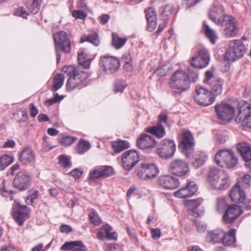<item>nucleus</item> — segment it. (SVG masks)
<instances>
[{
    "instance_id": "obj_9",
    "label": "nucleus",
    "mask_w": 251,
    "mask_h": 251,
    "mask_svg": "<svg viewBox=\"0 0 251 251\" xmlns=\"http://www.w3.org/2000/svg\"><path fill=\"white\" fill-rule=\"evenodd\" d=\"M195 145L194 138L189 130H184L181 134V139L179 148L187 158L192 156Z\"/></svg>"
},
{
    "instance_id": "obj_28",
    "label": "nucleus",
    "mask_w": 251,
    "mask_h": 251,
    "mask_svg": "<svg viewBox=\"0 0 251 251\" xmlns=\"http://www.w3.org/2000/svg\"><path fill=\"white\" fill-rule=\"evenodd\" d=\"M13 217L19 226L23 225L25 220L29 218V211L26 205L19 206L13 211Z\"/></svg>"
},
{
    "instance_id": "obj_14",
    "label": "nucleus",
    "mask_w": 251,
    "mask_h": 251,
    "mask_svg": "<svg viewBox=\"0 0 251 251\" xmlns=\"http://www.w3.org/2000/svg\"><path fill=\"white\" fill-rule=\"evenodd\" d=\"M167 114L165 112H161L158 116V124L154 126L148 127L147 131L158 138H163L166 134L163 124L167 125Z\"/></svg>"
},
{
    "instance_id": "obj_10",
    "label": "nucleus",
    "mask_w": 251,
    "mask_h": 251,
    "mask_svg": "<svg viewBox=\"0 0 251 251\" xmlns=\"http://www.w3.org/2000/svg\"><path fill=\"white\" fill-rule=\"evenodd\" d=\"M137 175L144 180H149L156 177L159 173L158 168L153 164L141 163L136 169Z\"/></svg>"
},
{
    "instance_id": "obj_15",
    "label": "nucleus",
    "mask_w": 251,
    "mask_h": 251,
    "mask_svg": "<svg viewBox=\"0 0 251 251\" xmlns=\"http://www.w3.org/2000/svg\"><path fill=\"white\" fill-rule=\"evenodd\" d=\"M31 178L29 174L25 171L18 172L13 181V187L19 191H25L30 187Z\"/></svg>"
},
{
    "instance_id": "obj_60",
    "label": "nucleus",
    "mask_w": 251,
    "mask_h": 251,
    "mask_svg": "<svg viewBox=\"0 0 251 251\" xmlns=\"http://www.w3.org/2000/svg\"><path fill=\"white\" fill-rule=\"evenodd\" d=\"M29 107L31 117H35L38 113L37 108L32 103L29 104Z\"/></svg>"
},
{
    "instance_id": "obj_40",
    "label": "nucleus",
    "mask_w": 251,
    "mask_h": 251,
    "mask_svg": "<svg viewBox=\"0 0 251 251\" xmlns=\"http://www.w3.org/2000/svg\"><path fill=\"white\" fill-rule=\"evenodd\" d=\"M111 145L116 153H119L129 147L128 142L126 141H114L111 143Z\"/></svg>"
},
{
    "instance_id": "obj_58",
    "label": "nucleus",
    "mask_w": 251,
    "mask_h": 251,
    "mask_svg": "<svg viewBox=\"0 0 251 251\" xmlns=\"http://www.w3.org/2000/svg\"><path fill=\"white\" fill-rule=\"evenodd\" d=\"M14 15L23 17V18H26L28 13L23 7H20L15 11Z\"/></svg>"
},
{
    "instance_id": "obj_6",
    "label": "nucleus",
    "mask_w": 251,
    "mask_h": 251,
    "mask_svg": "<svg viewBox=\"0 0 251 251\" xmlns=\"http://www.w3.org/2000/svg\"><path fill=\"white\" fill-rule=\"evenodd\" d=\"M53 39L55 45L57 62L59 63L61 59L59 51L65 53H69L71 50V44L67 33L63 31L53 34Z\"/></svg>"
},
{
    "instance_id": "obj_33",
    "label": "nucleus",
    "mask_w": 251,
    "mask_h": 251,
    "mask_svg": "<svg viewBox=\"0 0 251 251\" xmlns=\"http://www.w3.org/2000/svg\"><path fill=\"white\" fill-rule=\"evenodd\" d=\"M202 202V199L201 198L186 201V205L189 208H191L192 216L197 217L201 214V212H199L197 208L201 204Z\"/></svg>"
},
{
    "instance_id": "obj_51",
    "label": "nucleus",
    "mask_w": 251,
    "mask_h": 251,
    "mask_svg": "<svg viewBox=\"0 0 251 251\" xmlns=\"http://www.w3.org/2000/svg\"><path fill=\"white\" fill-rule=\"evenodd\" d=\"M127 84L124 81L118 80L116 81L114 86V91L115 93L123 92Z\"/></svg>"
},
{
    "instance_id": "obj_42",
    "label": "nucleus",
    "mask_w": 251,
    "mask_h": 251,
    "mask_svg": "<svg viewBox=\"0 0 251 251\" xmlns=\"http://www.w3.org/2000/svg\"><path fill=\"white\" fill-rule=\"evenodd\" d=\"M91 148V144L88 141L81 139L78 143L76 150L78 154H82Z\"/></svg>"
},
{
    "instance_id": "obj_29",
    "label": "nucleus",
    "mask_w": 251,
    "mask_h": 251,
    "mask_svg": "<svg viewBox=\"0 0 251 251\" xmlns=\"http://www.w3.org/2000/svg\"><path fill=\"white\" fill-rule=\"evenodd\" d=\"M229 196L232 201L240 203L244 201L246 198L245 190L238 186H234L230 190Z\"/></svg>"
},
{
    "instance_id": "obj_57",
    "label": "nucleus",
    "mask_w": 251,
    "mask_h": 251,
    "mask_svg": "<svg viewBox=\"0 0 251 251\" xmlns=\"http://www.w3.org/2000/svg\"><path fill=\"white\" fill-rule=\"evenodd\" d=\"M188 75L190 78V83L191 82H195L198 78V71L194 69H188Z\"/></svg>"
},
{
    "instance_id": "obj_30",
    "label": "nucleus",
    "mask_w": 251,
    "mask_h": 251,
    "mask_svg": "<svg viewBox=\"0 0 251 251\" xmlns=\"http://www.w3.org/2000/svg\"><path fill=\"white\" fill-rule=\"evenodd\" d=\"M192 154L193 155L191 162L195 168H198L202 166L207 159L208 156L204 152L197 151L194 152L193 151Z\"/></svg>"
},
{
    "instance_id": "obj_52",
    "label": "nucleus",
    "mask_w": 251,
    "mask_h": 251,
    "mask_svg": "<svg viewBox=\"0 0 251 251\" xmlns=\"http://www.w3.org/2000/svg\"><path fill=\"white\" fill-rule=\"evenodd\" d=\"M59 163L64 168L69 167L71 165L70 158L65 155H60L59 160Z\"/></svg>"
},
{
    "instance_id": "obj_5",
    "label": "nucleus",
    "mask_w": 251,
    "mask_h": 251,
    "mask_svg": "<svg viewBox=\"0 0 251 251\" xmlns=\"http://www.w3.org/2000/svg\"><path fill=\"white\" fill-rule=\"evenodd\" d=\"M246 48L239 40H230L225 55V58L228 61L234 62L243 56Z\"/></svg>"
},
{
    "instance_id": "obj_36",
    "label": "nucleus",
    "mask_w": 251,
    "mask_h": 251,
    "mask_svg": "<svg viewBox=\"0 0 251 251\" xmlns=\"http://www.w3.org/2000/svg\"><path fill=\"white\" fill-rule=\"evenodd\" d=\"M35 157L32 150L30 148L24 149L20 156L19 160L24 163L31 162L34 160Z\"/></svg>"
},
{
    "instance_id": "obj_37",
    "label": "nucleus",
    "mask_w": 251,
    "mask_h": 251,
    "mask_svg": "<svg viewBox=\"0 0 251 251\" xmlns=\"http://www.w3.org/2000/svg\"><path fill=\"white\" fill-rule=\"evenodd\" d=\"M251 176L249 174H245L243 176L239 178L238 181L235 184L237 186H238L244 190H248L250 188L251 185Z\"/></svg>"
},
{
    "instance_id": "obj_16",
    "label": "nucleus",
    "mask_w": 251,
    "mask_h": 251,
    "mask_svg": "<svg viewBox=\"0 0 251 251\" xmlns=\"http://www.w3.org/2000/svg\"><path fill=\"white\" fill-rule=\"evenodd\" d=\"M100 65L106 73L113 74L119 69L120 63L118 58L112 56H103L101 57Z\"/></svg>"
},
{
    "instance_id": "obj_41",
    "label": "nucleus",
    "mask_w": 251,
    "mask_h": 251,
    "mask_svg": "<svg viewBox=\"0 0 251 251\" xmlns=\"http://www.w3.org/2000/svg\"><path fill=\"white\" fill-rule=\"evenodd\" d=\"M80 245H82V242L81 241L66 242L62 245L60 250L62 251H72L78 248Z\"/></svg>"
},
{
    "instance_id": "obj_3",
    "label": "nucleus",
    "mask_w": 251,
    "mask_h": 251,
    "mask_svg": "<svg viewBox=\"0 0 251 251\" xmlns=\"http://www.w3.org/2000/svg\"><path fill=\"white\" fill-rule=\"evenodd\" d=\"M170 87L181 94L190 87V78L188 73L183 70L176 71L172 76L169 83Z\"/></svg>"
},
{
    "instance_id": "obj_39",
    "label": "nucleus",
    "mask_w": 251,
    "mask_h": 251,
    "mask_svg": "<svg viewBox=\"0 0 251 251\" xmlns=\"http://www.w3.org/2000/svg\"><path fill=\"white\" fill-rule=\"evenodd\" d=\"M84 42H88L93 45L97 46L100 44V40L99 38L98 34L94 33L88 34V35H84L81 37L80 42L83 43Z\"/></svg>"
},
{
    "instance_id": "obj_1",
    "label": "nucleus",
    "mask_w": 251,
    "mask_h": 251,
    "mask_svg": "<svg viewBox=\"0 0 251 251\" xmlns=\"http://www.w3.org/2000/svg\"><path fill=\"white\" fill-rule=\"evenodd\" d=\"M62 70L69 77L66 84V89L68 91H72L76 88H81L85 87L90 82L88 79L89 74L87 72L78 71L73 65L65 67Z\"/></svg>"
},
{
    "instance_id": "obj_2",
    "label": "nucleus",
    "mask_w": 251,
    "mask_h": 251,
    "mask_svg": "<svg viewBox=\"0 0 251 251\" xmlns=\"http://www.w3.org/2000/svg\"><path fill=\"white\" fill-rule=\"evenodd\" d=\"M207 183L214 189L224 190L227 189L230 181L229 176L217 168H211L207 176Z\"/></svg>"
},
{
    "instance_id": "obj_53",
    "label": "nucleus",
    "mask_w": 251,
    "mask_h": 251,
    "mask_svg": "<svg viewBox=\"0 0 251 251\" xmlns=\"http://www.w3.org/2000/svg\"><path fill=\"white\" fill-rule=\"evenodd\" d=\"M226 203L225 198H218L217 201L216 209L219 212H221L226 207Z\"/></svg>"
},
{
    "instance_id": "obj_4",
    "label": "nucleus",
    "mask_w": 251,
    "mask_h": 251,
    "mask_svg": "<svg viewBox=\"0 0 251 251\" xmlns=\"http://www.w3.org/2000/svg\"><path fill=\"white\" fill-rule=\"evenodd\" d=\"M215 160L218 165L228 169L234 168L238 162L237 155L231 149L220 150L216 154Z\"/></svg>"
},
{
    "instance_id": "obj_49",
    "label": "nucleus",
    "mask_w": 251,
    "mask_h": 251,
    "mask_svg": "<svg viewBox=\"0 0 251 251\" xmlns=\"http://www.w3.org/2000/svg\"><path fill=\"white\" fill-rule=\"evenodd\" d=\"M3 183V187L0 189V193L1 195L5 198H9L10 200H13V194H14V191L11 189H8L5 186L4 180L2 182Z\"/></svg>"
},
{
    "instance_id": "obj_27",
    "label": "nucleus",
    "mask_w": 251,
    "mask_h": 251,
    "mask_svg": "<svg viewBox=\"0 0 251 251\" xmlns=\"http://www.w3.org/2000/svg\"><path fill=\"white\" fill-rule=\"evenodd\" d=\"M159 185L167 189H175L179 185V181L174 176L169 175L160 176L158 178Z\"/></svg>"
},
{
    "instance_id": "obj_25",
    "label": "nucleus",
    "mask_w": 251,
    "mask_h": 251,
    "mask_svg": "<svg viewBox=\"0 0 251 251\" xmlns=\"http://www.w3.org/2000/svg\"><path fill=\"white\" fill-rule=\"evenodd\" d=\"M156 144L154 138L147 134H142L137 139V145L139 148L143 150L152 149Z\"/></svg>"
},
{
    "instance_id": "obj_35",
    "label": "nucleus",
    "mask_w": 251,
    "mask_h": 251,
    "mask_svg": "<svg viewBox=\"0 0 251 251\" xmlns=\"http://www.w3.org/2000/svg\"><path fill=\"white\" fill-rule=\"evenodd\" d=\"M235 233V229L234 228H231L228 233H224L222 240L223 244L227 246L234 245L236 242Z\"/></svg>"
},
{
    "instance_id": "obj_45",
    "label": "nucleus",
    "mask_w": 251,
    "mask_h": 251,
    "mask_svg": "<svg viewBox=\"0 0 251 251\" xmlns=\"http://www.w3.org/2000/svg\"><path fill=\"white\" fill-rule=\"evenodd\" d=\"M64 75L62 74H58L54 77L53 89L56 91L60 89L63 84Z\"/></svg>"
},
{
    "instance_id": "obj_54",
    "label": "nucleus",
    "mask_w": 251,
    "mask_h": 251,
    "mask_svg": "<svg viewBox=\"0 0 251 251\" xmlns=\"http://www.w3.org/2000/svg\"><path fill=\"white\" fill-rule=\"evenodd\" d=\"M87 14L80 10H75L72 12V16L76 19L83 20L87 17Z\"/></svg>"
},
{
    "instance_id": "obj_18",
    "label": "nucleus",
    "mask_w": 251,
    "mask_h": 251,
    "mask_svg": "<svg viewBox=\"0 0 251 251\" xmlns=\"http://www.w3.org/2000/svg\"><path fill=\"white\" fill-rule=\"evenodd\" d=\"M112 167L109 166H97L90 171L89 179L95 180L100 178L110 176L113 174Z\"/></svg>"
},
{
    "instance_id": "obj_47",
    "label": "nucleus",
    "mask_w": 251,
    "mask_h": 251,
    "mask_svg": "<svg viewBox=\"0 0 251 251\" xmlns=\"http://www.w3.org/2000/svg\"><path fill=\"white\" fill-rule=\"evenodd\" d=\"M13 162V157L8 155H3L0 158V165L1 170H4Z\"/></svg>"
},
{
    "instance_id": "obj_26",
    "label": "nucleus",
    "mask_w": 251,
    "mask_h": 251,
    "mask_svg": "<svg viewBox=\"0 0 251 251\" xmlns=\"http://www.w3.org/2000/svg\"><path fill=\"white\" fill-rule=\"evenodd\" d=\"M237 148L245 162L247 168L251 169V147L246 143H240L237 144Z\"/></svg>"
},
{
    "instance_id": "obj_48",
    "label": "nucleus",
    "mask_w": 251,
    "mask_h": 251,
    "mask_svg": "<svg viewBox=\"0 0 251 251\" xmlns=\"http://www.w3.org/2000/svg\"><path fill=\"white\" fill-rule=\"evenodd\" d=\"M76 139L75 137L70 136H62L59 138V143L64 146H68L72 144Z\"/></svg>"
},
{
    "instance_id": "obj_22",
    "label": "nucleus",
    "mask_w": 251,
    "mask_h": 251,
    "mask_svg": "<svg viewBox=\"0 0 251 251\" xmlns=\"http://www.w3.org/2000/svg\"><path fill=\"white\" fill-rule=\"evenodd\" d=\"M241 206L234 204L229 206L223 216L226 223H231L243 213Z\"/></svg>"
},
{
    "instance_id": "obj_20",
    "label": "nucleus",
    "mask_w": 251,
    "mask_h": 251,
    "mask_svg": "<svg viewBox=\"0 0 251 251\" xmlns=\"http://www.w3.org/2000/svg\"><path fill=\"white\" fill-rule=\"evenodd\" d=\"M226 16L223 6L220 4H213L209 11V18L216 25L222 24Z\"/></svg>"
},
{
    "instance_id": "obj_62",
    "label": "nucleus",
    "mask_w": 251,
    "mask_h": 251,
    "mask_svg": "<svg viewBox=\"0 0 251 251\" xmlns=\"http://www.w3.org/2000/svg\"><path fill=\"white\" fill-rule=\"evenodd\" d=\"M72 230V227L67 225H62L60 227V231L62 233L68 234Z\"/></svg>"
},
{
    "instance_id": "obj_59",
    "label": "nucleus",
    "mask_w": 251,
    "mask_h": 251,
    "mask_svg": "<svg viewBox=\"0 0 251 251\" xmlns=\"http://www.w3.org/2000/svg\"><path fill=\"white\" fill-rule=\"evenodd\" d=\"M195 224L196 225L197 229L199 232L202 233L206 230V225L202 223L201 222L196 221L195 222Z\"/></svg>"
},
{
    "instance_id": "obj_23",
    "label": "nucleus",
    "mask_w": 251,
    "mask_h": 251,
    "mask_svg": "<svg viewBox=\"0 0 251 251\" xmlns=\"http://www.w3.org/2000/svg\"><path fill=\"white\" fill-rule=\"evenodd\" d=\"M198 190V187L194 181H189L187 185L175 193L178 198L185 199L193 196Z\"/></svg>"
},
{
    "instance_id": "obj_12",
    "label": "nucleus",
    "mask_w": 251,
    "mask_h": 251,
    "mask_svg": "<svg viewBox=\"0 0 251 251\" xmlns=\"http://www.w3.org/2000/svg\"><path fill=\"white\" fill-rule=\"evenodd\" d=\"M139 154L135 150H128L122 154V166L126 171L131 170L139 162Z\"/></svg>"
},
{
    "instance_id": "obj_38",
    "label": "nucleus",
    "mask_w": 251,
    "mask_h": 251,
    "mask_svg": "<svg viewBox=\"0 0 251 251\" xmlns=\"http://www.w3.org/2000/svg\"><path fill=\"white\" fill-rule=\"evenodd\" d=\"M223 80L221 78H217L211 83V88L212 94L215 95L220 94L223 90Z\"/></svg>"
},
{
    "instance_id": "obj_61",
    "label": "nucleus",
    "mask_w": 251,
    "mask_h": 251,
    "mask_svg": "<svg viewBox=\"0 0 251 251\" xmlns=\"http://www.w3.org/2000/svg\"><path fill=\"white\" fill-rule=\"evenodd\" d=\"M70 174L75 178L78 179L82 175V171L80 169L76 168L72 171Z\"/></svg>"
},
{
    "instance_id": "obj_32",
    "label": "nucleus",
    "mask_w": 251,
    "mask_h": 251,
    "mask_svg": "<svg viewBox=\"0 0 251 251\" xmlns=\"http://www.w3.org/2000/svg\"><path fill=\"white\" fill-rule=\"evenodd\" d=\"M224 235V232L223 230L216 229L209 232L206 239L210 243L213 244L218 243L222 241Z\"/></svg>"
},
{
    "instance_id": "obj_46",
    "label": "nucleus",
    "mask_w": 251,
    "mask_h": 251,
    "mask_svg": "<svg viewBox=\"0 0 251 251\" xmlns=\"http://www.w3.org/2000/svg\"><path fill=\"white\" fill-rule=\"evenodd\" d=\"M77 60L79 64L84 68H88L90 65L91 61L90 59L86 56L83 52L78 54Z\"/></svg>"
},
{
    "instance_id": "obj_50",
    "label": "nucleus",
    "mask_w": 251,
    "mask_h": 251,
    "mask_svg": "<svg viewBox=\"0 0 251 251\" xmlns=\"http://www.w3.org/2000/svg\"><path fill=\"white\" fill-rule=\"evenodd\" d=\"M89 218L91 223L95 225H99L101 223L98 213L94 210L89 214Z\"/></svg>"
},
{
    "instance_id": "obj_34",
    "label": "nucleus",
    "mask_w": 251,
    "mask_h": 251,
    "mask_svg": "<svg viewBox=\"0 0 251 251\" xmlns=\"http://www.w3.org/2000/svg\"><path fill=\"white\" fill-rule=\"evenodd\" d=\"M203 26L206 37L209 39L211 44H215L218 38L217 34L205 22H203Z\"/></svg>"
},
{
    "instance_id": "obj_56",
    "label": "nucleus",
    "mask_w": 251,
    "mask_h": 251,
    "mask_svg": "<svg viewBox=\"0 0 251 251\" xmlns=\"http://www.w3.org/2000/svg\"><path fill=\"white\" fill-rule=\"evenodd\" d=\"M43 143H42V147L45 151H49L54 148L52 146L49 140V138L47 136H45L43 137Z\"/></svg>"
},
{
    "instance_id": "obj_24",
    "label": "nucleus",
    "mask_w": 251,
    "mask_h": 251,
    "mask_svg": "<svg viewBox=\"0 0 251 251\" xmlns=\"http://www.w3.org/2000/svg\"><path fill=\"white\" fill-rule=\"evenodd\" d=\"M111 229L112 227L109 225H103L98 229L97 238L100 240L107 239L109 240L116 241L118 239V234L115 231L110 233Z\"/></svg>"
},
{
    "instance_id": "obj_19",
    "label": "nucleus",
    "mask_w": 251,
    "mask_h": 251,
    "mask_svg": "<svg viewBox=\"0 0 251 251\" xmlns=\"http://www.w3.org/2000/svg\"><path fill=\"white\" fill-rule=\"evenodd\" d=\"M169 170L171 173L177 176H183L188 173L189 168L185 161L176 159L170 163Z\"/></svg>"
},
{
    "instance_id": "obj_11",
    "label": "nucleus",
    "mask_w": 251,
    "mask_h": 251,
    "mask_svg": "<svg viewBox=\"0 0 251 251\" xmlns=\"http://www.w3.org/2000/svg\"><path fill=\"white\" fill-rule=\"evenodd\" d=\"M194 98L198 104L204 106L211 105L215 100V96L212 92L202 87L196 88Z\"/></svg>"
},
{
    "instance_id": "obj_8",
    "label": "nucleus",
    "mask_w": 251,
    "mask_h": 251,
    "mask_svg": "<svg viewBox=\"0 0 251 251\" xmlns=\"http://www.w3.org/2000/svg\"><path fill=\"white\" fill-rule=\"evenodd\" d=\"M235 120L242 126L251 128V105L249 103L239 104V112Z\"/></svg>"
},
{
    "instance_id": "obj_55",
    "label": "nucleus",
    "mask_w": 251,
    "mask_h": 251,
    "mask_svg": "<svg viewBox=\"0 0 251 251\" xmlns=\"http://www.w3.org/2000/svg\"><path fill=\"white\" fill-rule=\"evenodd\" d=\"M40 4L34 2L33 1H32V3H30V4H28L27 5V7L28 10L33 14H35L38 13L40 9Z\"/></svg>"
},
{
    "instance_id": "obj_63",
    "label": "nucleus",
    "mask_w": 251,
    "mask_h": 251,
    "mask_svg": "<svg viewBox=\"0 0 251 251\" xmlns=\"http://www.w3.org/2000/svg\"><path fill=\"white\" fill-rule=\"evenodd\" d=\"M161 235V232L158 228H154L151 229V236L153 239H158Z\"/></svg>"
},
{
    "instance_id": "obj_13",
    "label": "nucleus",
    "mask_w": 251,
    "mask_h": 251,
    "mask_svg": "<svg viewBox=\"0 0 251 251\" xmlns=\"http://www.w3.org/2000/svg\"><path fill=\"white\" fill-rule=\"evenodd\" d=\"M176 146L175 142L165 138L161 141L156 150L157 154L162 158H169L175 152Z\"/></svg>"
},
{
    "instance_id": "obj_7",
    "label": "nucleus",
    "mask_w": 251,
    "mask_h": 251,
    "mask_svg": "<svg viewBox=\"0 0 251 251\" xmlns=\"http://www.w3.org/2000/svg\"><path fill=\"white\" fill-rule=\"evenodd\" d=\"M215 110L218 119L223 123L230 122L235 117V108L226 102H221L215 105Z\"/></svg>"
},
{
    "instance_id": "obj_44",
    "label": "nucleus",
    "mask_w": 251,
    "mask_h": 251,
    "mask_svg": "<svg viewBox=\"0 0 251 251\" xmlns=\"http://www.w3.org/2000/svg\"><path fill=\"white\" fill-rule=\"evenodd\" d=\"M14 118L18 123L26 122L28 119L27 111L25 109H20L14 114Z\"/></svg>"
},
{
    "instance_id": "obj_21",
    "label": "nucleus",
    "mask_w": 251,
    "mask_h": 251,
    "mask_svg": "<svg viewBox=\"0 0 251 251\" xmlns=\"http://www.w3.org/2000/svg\"><path fill=\"white\" fill-rule=\"evenodd\" d=\"M209 60V53L205 50H201L198 52L197 55L193 57L191 65L197 69L202 68L208 64Z\"/></svg>"
},
{
    "instance_id": "obj_43",
    "label": "nucleus",
    "mask_w": 251,
    "mask_h": 251,
    "mask_svg": "<svg viewBox=\"0 0 251 251\" xmlns=\"http://www.w3.org/2000/svg\"><path fill=\"white\" fill-rule=\"evenodd\" d=\"M127 39L120 38L116 34H112V45L116 49L122 48L126 42Z\"/></svg>"
},
{
    "instance_id": "obj_31",
    "label": "nucleus",
    "mask_w": 251,
    "mask_h": 251,
    "mask_svg": "<svg viewBox=\"0 0 251 251\" xmlns=\"http://www.w3.org/2000/svg\"><path fill=\"white\" fill-rule=\"evenodd\" d=\"M146 17L148 22V30L152 31L157 25V18L155 10L152 8H149L145 11Z\"/></svg>"
},
{
    "instance_id": "obj_64",
    "label": "nucleus",
    "mask_w": 251,
    "mask_h": 251,
    "mask_svg": "<svg viewBox=\"0 0 251 251\" xmlns=\"http://www.w3.org/2000/svg\"><path fill=\"white\" fill-rule=\"evenodd\" d=\"M240 203L242 204V205H241V207L242 206L248 210L251 209V199H246L245 198L244 201Z\"/></svg>"
},
{
    "instance_id": "obj_17",
    "label": "nucleus",
    "mask_w": 251,
    "mask_h": 251,
    "mask_svg": "<svg viewBox=\"0 0 251 251\" xmlns=\"http://www.w3.org/2000/svg\"><path fill=\"white\" fill-rule=\"evenodd\" d=\"M221 25H222L224 33L226 37H232L237 34L238 29L237 21L234 17L227 15L225 17L224 21Z\"/></svg>"
}]
</instances>
